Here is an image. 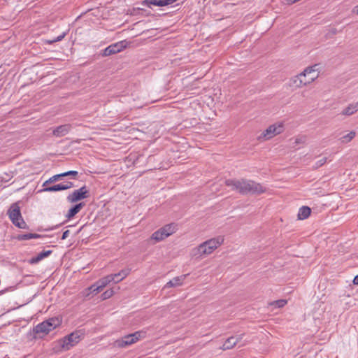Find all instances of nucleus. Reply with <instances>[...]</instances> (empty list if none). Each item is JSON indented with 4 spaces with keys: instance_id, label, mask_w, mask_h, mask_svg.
<instances>
[{
    "instance_id": "obj_40",
    "label": "nucleus",
    "mask_w": 358,
    "mask_h": 358,
    "mask_svg": "<svg viewBox=\"0 0 358 358\" xmlns=\"http://www.w3.org/2000/svg\"><path fill=\"white\" fill-rule=\"evenodd\" d=\"M352 12L355 14L358 15V5L353 8Z\"/></svg>"
},
{
    "instance_id": "obj_6",
    "label": "nucleus",
    "mask_w": 358,
    "mask_h": 358,
    "mask_svg": "<svg viewBox=\"0 0 358 358\" xmlns=\"http://www.w3.org/2000/svg\"><path fill=\"white\" fill-rule=\"evenodd\" d=\"M113 280L114 277L113 276V274L108 275L99 279L85 290L87 293L85 294V296L87 297L90 294H96L105 287H106L110 282H113Z\"/></svg>"
},
{
    "instance_id": "obj_10",
    "label": "nucleus",
    "mask_w": 358,
    "mask_h": 358,
    "mask_svg": "<svg viewBox=\"0 0 358 358\" xmlns=\"http://www.w3.org/2000/svg\"><path fill=\"white\" fill-rule=\"evenodd\" d=\"M90 194L89 189L84 185L69 194L67 200L70 203H77L78 201L90 197Z\"/></svg>"
},
{
    "instance_id": "obj_36",
    "label": "nucleus",
    "mask_w": 358,
    "mask_h": 358,
    "mask_svg": "<svg viewBox=\"0 0 358 358\" xmlns=\"http://www.w3.org/2000/svg\"><path fill=\"white\" fill-rule=\"evenodd\" d=\"M69 234H70V231L69 230L64 231L63 232V234H62L61 239L62 240L66 239L69 236Z\"/></svg>"
},
{
    "instance_id": "obj_29",
    "label": "nucleus",
    "mask_w": 358,
    "mask_h": 358,
    "mask_svg": "<svg viewBox=\"0 0 358 358\" xmlns=\"http://www.w3.org/2000/svg\"><path fill=\"white\" fill-rule=\"evenodd\" d=\"M15 227L20 229H29V226L24 222V219L22 217L20 220H17L13 223Z\"/></svg>"
},
{
    "instance_id": "obj_21",
    "label": "nucleus",
    "mask_w": 358,
    "mask_h": 358,
    "mask_svg": "<svg viewBox=\"0 0 358 358\" xmlns=\"http://www.w3.org/2000/svg\"><path fill=\"white\" fill-rule=\"evenodd\" d=\"M311 213V208L308 206H303L301 207L299 210L298 213V219L299 220H305L307 219Z\"/></svg>"
},
{
    "instance_id": "obj_33",
    "label": "nucleus",
    "mask_w": 358,
    "mask_h": 358,
    "mask_svg": "<svg viewBox=\"0 0 358 358\" xmlns=\"http://www.w3.org/2000/svg\"><path fill=\"white\" fill-rule=\"evenodd\" d=\"M63 185L64 186V190L70 189L74 186L73 183L72 182H66L64 184L63 183Z\"/></svg>"
},
{
    "instance_id": "obj_23",
    "label": "nucleus",
    "mask_w": 358,
    "mask_h": 358,
    "mask_svg": "<svg viewBox=\"0 0 358 358\" xmlns=\"http://www.w3.org/2000/svg\"><path fill=\"white\" fill-rule=\"evenodd\" d=\"M358 110V103L349 104L342 112L343 115H351Z\"/></svg>"
},
{
    "instance_id": "obj_7",
    "label": "nucleus",
    "mask_w": 358,
    "mask_h": 358,
    "mask_svg": "<svg viewBox=\"0 0 358 358\" xmlns=\"http://www.w3.org/2000/svg\"><path fill=\"white\" fill-rule=\"evenodd\" d=\"M130 44V42L127 41V40H122L119 42L113 43L108 47H106L105 49L101 50V52L100 55L102 57H108L110 56L117 53H119L126 49L129 45Z\"/></svg>"
},
{
    "instance_id": "obj_43",
    "label": "nucleus",
    "mask_w": 358,
    "mask_h": 358,
    "mask_svg": "<svg viewBox=\"0 0 358 358\" xmlns=\"http://www.w3.org/2000/svg\"><path fill=\"white\" fill-rule=\"evenodd\" d=\"M120 277H115L114 278V280H113V282H114L115 283H117L119 282L120 281H117V279L120 278Z\"/></svg>"
},
{
    "instance_id": "obj_27",
    "label": "nucleus",
    "mask_w": 358,
    "mask_h": 358,
    "mask_svg": "<svg viewBox=\"0 0 358 358\" xmlns=\"http://www.w3.org/2000/svg\"><path fill=\"white\" fill-rule=\"evenodd\" d=\"M66 35V32H63L62 34H60L59 36H58L56 38H52V39H45L44 40V43L45 44H49V45H52L56 42H58V41H61Z\"/></svg>"
},
{
    "instance_id": "obj_39",
    "label": "nucleus",
    "mask_w": 358,
    "mask_h": 358,
    "mask_svg": "<svg viewBox=\"0 0 358 358\" xmlns=\"http://www.w3.org/2000/svg\"><path fill=\"white\" fill-rule=\"evenodd\" d=\"M11 289H12V287H10L6 288L4 289L0 290V296L5 294L6 292H8V290H10Z\"/></svg>"
},
{
    "instance_id": "obj_13",
    "label": "nucleus",
    "mask_w": 358,
    "mask_h": 358,
    "mask_svg": "<svg viewBox=\"0 0 358 358\" xmlns=\"http://www.w3.org/2000/svg\"><path fill=\"white\" fill-rule=\"evenodd\" d=\"M71 125L69 124H65L57 127L52 131V135L56 137H62L66 135L71 130Z\"/></svg>"
},
{
    "instance_id": "obj_12",
    "label": "nucleus",
    "mask_w": 358,
    "mask_h": 358,
    "mask_svg": "<svg viewBox=\"0 0 358 358\" xmlns=\"http://www.w3.org/2000/svg\"><path fill=\"white\" fill-rule=\"evenodd\" d=\"M7 213L12 223L20 220V219L22 217L18 203H13Z\"/></svg>"
},
{
    "instance_id": "obj_34",
    "label": "nucleus",
    "mask_w": 358,
    "mask_h": 358,
    "mask_svg": "<svg viewBox=\"0 0 358 358\" xmlns=\"http://www.w3.org/2000/svg\"><path fill=\"white\" fill-rule=\"evenodd\" d=\"M244 335H245L244 334H238V335L234 336V338L235 340L237 339V343H238L243 339Z\"/></svg>"
},
{
    "instance_id": "obj_32",
    "label": "nucleus",
    "mask_w": 358,
    "mask_h": 358,
    "mask_svg": "<svg viewBox=\"0 0 358 358\" xmlns=\"http://www.w3.org/2000/svg\"><path fill=\"white\" fill-rule=\"evenodd\" d=\"M274 303L278 308H282L287 303V301L284 299L277 300L274 301Z\"/></svg>"
},
{
    "instance_id": "obj_19",
    "label": "nucleus",
    "mask_w": 358,
    "mask_h": 358,
    "mask_svg": "<svg viewBox=\"0 0 358 358\" xmlns=\"http://www.w3.org/2000/svg\"><path fill=\"white\" fill-rule=\"evenodd\" d=\"M45 235H41V234H35V233H27V234H18L17 236H16V239L17 241H24V240H29V239H31V238H43V237H45Z\"/></svg>"
},
{
    "instance_id": "obj_38",
    "label": "nucleus",
    "mask_w": 358,
    "mask_h": 358,
    "mask_svg": "<svg viewBox=\"0 0 358 358\" xmlns=\"http://www.w3.org/2000/svg\"><path fill=\"white\" fill-rule=\"evenodd\" d=\"M11 289H12V287H10L6 288L4 289L0 290V296L5 294L6 292H8V290H10Z\"/></svg>"
},
{
    "instance_id": "obj_44",
    "label": "nucleus",
    "mask_w": 358,
    "mask_h": 358,
    "mask_svg": "<svg viewBox=\"0 0 358 358\" xmlns=\"http://www.w3.org/2000/svg\"><path fill=\"white\" fill-rule=\"evenodd\" d=\"M3 358H9V357H7V356H6V357H3Z\"/></svg>"
},
{
    "instance_id": "obj_8",
    "label": "nucleus",
    "mask_w": 358,
    "mask_h": 358,
    "mask_svg": "<svg viewBox=\"0 0 358 358\" xmlns=\"http://www.w3.org/2000/svg\"><path fill=\"white\" fill-rule=\"evenodd\" d=\"M50 333L48 329L46 328L43 322H41L38 324L36 326L34 327L32 330H31L27 334V338L30 341L36 340V339H42L46 335Z\"/></svg>"
},
{
    "instance_id": "obj_26",
    "label": "nucleus",
    "mask_w": 358,
    "mask_h": 358,
    "mask_svg": "<svg viewBox=\"0 0 358 358\" xmlns=\"http://www.w3.org/2000/svg\"><path fill=\"white\" fill-rule=\"evenodd\" d=\"M131 271V268H127L124 269H122L120 272L113 274V276L115 277H120V278L117 279V281H121L124 278H125Z\"/></svg>"
},
{
    "instance_id": "obj_31",
    "label": "nucleus",
    "mask_w": 358,
    "mask_h": 358,
    "mask_svg": "<svg viewBox=\"0 0 358 358\" xmlns=\"http://www.w3.org/2000/svg\"><path fill=\"white\" fill-rule=\"evenodd\" d=\"M327 158L325 157L319 159L318 161L316 162L315 168L318 169V168L322 166L327 162Z\"/></svg>"
},
{
    "instance_id": "obj_11",
    "label": "nucleus",
    "mask_w": 358,
    "mask_h": 358,
    "mask_svg": "<svg viewBox=\"0 0 358 358\" xmlns=\"http://www.w3.org/2000/svg\"><path fill=\"white\" fill-rule=\"evenodd\" d=\"M178 0H143L141 2V4L152 8V6H166L176 2Z\"/></svg>"
},
{
    "instance_id": "obj_3",
    "label": "nucleus",
    "mask_w": 358,
    "mask_h": 358,
    "mask_svg": "<svg viewBox=\"0 0 358 358\" xmlns=\"http://www.w3.org/2000/svg\"><path fill=\"white\" fill-rule=\"evenodd\" d=\"M317 65L315 64L311 66H308L303 72L292 78L289 81V86L295 88L301 87L313 82L317 78V75H313L308 78H306V76L307 74L314 73L315 67Z\"/></svg>"
},
{
    "instance_id": "obj_14",
    "label": "nucleus",
    "mask_w": 358,
    "mask_h": 358,
    "mask_svg": "<svg viewBox=\"0 0 358 358\" xmlns=\"http://www.w3.org/2000/svg\"><path fill=\"white\" fill-rule=\"evenodd\" d=\"M43 324L48 329L50 332L62 324V320L58 317H50L48 320H44Z\"/></svg>"
},
{
    "instance_id": "obj_24",
    "label": "nucleus",
    "mask_w": 358,
    "mask_h": 358,
    "mask_svg": "<svg viewBox=\"0 0 358 358\" xmlns=\"http://www.w3.org/2000/svg\"><path fill=\"white\" fill-rule=\"evenodd\" d=\"M64 186L63 185V183H59L51 186L46 187L43 188L42 191L44 192H59V191H63Z\"/></svg>"
},
{
    "instance_id": "obj_4",
    "label": "nucleus",
    "mask_w": 358,
    "mask_h": 358,
    "mask_svg": "<svg viewBox=\"0 0 358 358\" xmlns=\"http://www.w3.org/2000/svg\"><path fill=\"white\" fill-rule=\"evenodd\" d=\"M146 331H137L134 333L129 334L122 336V338L117 339L114 342V346L116 348H123L134 343H136L139 340L145 338Z\"/></svg>"
},
{
    "instance_id": "obj_18",
    "label": "nucleus",
    "mask_w": 358,
    "mask_h": 358,
    "mask_svg": "<svg viewBox=\"0 0 358 358\" xmlns=\"http://www.w3.org/2000/svg\"><path fill=\"white\" fill-rule=\"evenodd\" d=\"M186 275H182L180 276H177L173 278L172 280H169L164 287V289L176 287L178 286H180L182 284L183 280L185 279Z\"/></svg>"
},
{
    "instance_id": "obj_35",
    "label": "nucleus",
    "mask_w": 358,
    "mask_h": 358,
    "mask_svg": "<svg viewBox=\"0 0 358 358\" xmlns=\"http://www.w3.org/2000/svg\"><path fill=\"white\" fill-rule=\"evenodd\" d=\"M66 222H67V220L64 221V222H62L60 224H56L55 226H53V227L46 229V231H50V230H53V229H57L58 227H59L60 226H62V224H64Z\"/></svg>"
},
{
    "instance_id": "obj_30",
    "label": "nucleus",
    "mask_w": 358,
    "mask_h": 358,
    "mask_svg": "<svg viewBox=\"0 0 358 358\" xmlns=\"http://www.w3.org/2000/svg\"><path fill=\"white\" fill-rule=\"evenodd\" d=\"M115 292L113 289H109L106 290L104 292H103L101 295V300H106L109 298H110L113 294Z\"/></svg>"
},
{
    "instance_id": "obj_1",
    "label": "nucleus",
    "mask_w": 358,
    "mask_h": 358,
    "mask_svg": "<svg viewBox=\"0 0 358 358\" xmlns=\"http://www.w3.org/2000/svg\"><path fill=\"white\" fill-rule=\"evenodd\" d=\"M224 183L226 186L231 187L232 190L242 195H259L266 192V187L262 184L245 178L227 179Z\"/></svg>"
},
{
    "instance_id": "obj_22",
    "label": "nucleus",
    "mask_w": 358,
    "mask_h": 358,
    "mask_svg": "<svg viewBox=\"0 0 358 358\" xmlns=\"http://www.w3.org/2000/svg\"><path fill=\"white\" fill-rule=\"evenodd\" d=\"M166 238H167V234H165L164 230L162 227L155 231L151 236V238L155 240V242H159Z\"/></svg>"
},
{
    "instance_id": "obj_20",
    "label": "nucleus",
    "mask_w": 358,
    "mask_h": 358,
    "mask_svg": "<svg viewBox=\"0 0 358 358\" xmlns=\"http://www.w3.org/2000/svg\"><path fill=\"white\" fill-rule=\"evenodd\" d=\"M237 344V339L235 340L234 338V336L229 337L223 345L220 347V349L222 350H231L234 348Z\"/></svg>"
},
{
    "instance_id": "obj_41",
    "label": "nucleus",
    "mask_w": 358,
    "mask_h": 358,
    "mask_svg": "<svg viewBox=\"0 0 358 358\" xmlns=\"http://www.w3.org/2000/svg\"><path fill=\"white\" fill-rule=\"evenodd\" d=\"M354 285H358V274L354 278L353 280Z\"/></svg>"
},
{
    "instance_id": "obj_5",
    "label": "nucleus",
    "mask_w": 358,
    "mask_h": 358,
    "mask_svg": "<svg viewBox=\"0 0 358 358\" xmlns=\"http://www.w3.org/2000/svg\"><path fill=\"white\" fill-rule=\"evenodd\" d=\"M83 334L80 331H75L58 341L61 348L64 350H69L80 342Z\"/></svg>"
},
{
    "instance_id": "obj_9",
    "label": "nucleus",
    "mask_w": 358,
    "mask_h": 358,
    "mask_svg": "<svg viewBox=\"0 0 358 358\" xmlns=\"http://www.w3.org/2000/svg\"><path fill=\"white\" fill-rule=\"evenodd\" d=\"M282 123H279L278 125L272 124L270 125L266 129H265L261 135L258 137L259 141H266L271 138L273 136L280 134L283 131Z\"/></svg>"
},
{
    "instance_id": "obj_28",
    "label": "nucleus",
    "mask_w": 358,
    "mask_h": 358,
    "mask_svg": "<svg viewBox=\"0 0 358 358\" xmlns=\"http://www.w3.org/2000/svg\"><path fill=\"white\" fill-rule=\"evenodd\" d=\"M356 135V133L355 131H350L348 134L342 136L341 138V141L343 143H347L352 141Z\"/></svg>"
},
{
    "instance_id": "obj_15",
    "label": "nucleus",
    "mask_w": 358,
    "mask_h": 358,
    "mask_svg": "<svg viewBox=\"0 0 358 358\" xmlns=\"http://www.w3.org/2000/svg\"><path fill=\"white\" fill-rule=\"evenodd\" d=\"M52 253V250H43L36 256L31 257L28 260L29 264H36L43 259L48 257Z\"/></svg>"
},
{
    "instance_id": "obj_37",
    "label": "nucleus",
    "mask_w": 358,
    "mask_h": 358,
    "mask_svg": "<svg viewBox=\"0 0 358 358\" xmlns=\"http://www.w3.org/2000/svg\"><path fill=\"white\" fill-rule=\"evenodd\" d=\"M52 177H51V178H50L48 180L45 181V182H43V187L45 188V187H48V184L52 183L53 182H50V180H52Z\"/></svg>"
},
{
    "instance_id": "obj_25",
    "label": "nucleus",
    "mask_w": 358,
    "mask_h": 358,
    "mask_svg": "<svg viewBox=\"0 0 358 358\" xmlns=\"http://www.w3.org/2000/svg\"><path fill=\"white\" fill-rule=\"evenodd\" d=\"M162 228L164 230L165 234H167V237H169L176 231L177 226L174 223H171L164 225Z\"/></svg>"
},
{
    "instance_id": "obj_42",
    "label": "nucleus",
    "mask_w": 358,
    "mask_h": 358,
    "mask_svg": "<svg viewBox=\"0 0 358 358\" xmlns=\"http://www.w3.org/2000/svg\"><path fill=\"white\" fill-rule=\"evenodd\" d=\"M315 71H316V70H315ZM313 75H317V76H318V73H316L315 72H314V73H310V74H307V76H306V78H310V76H313Z\"/></svg>"
},
{
    "instance_id": "obj_2",
    "label": "nucleus",
    "mask_w": 358,
    "mask_h": 358,
    "mask_svg": "<svg viewBox=\"0 0 358 358\" xmlns=\"http://www.w3.org/2000/svg\"><path fill=\"white\" fill-rule=\"evenodd\" d=\"M224 243V237L218 236L201 243L197 248L193 249L194 255H207L211 254L215 249Z\"/></svg>"
},
{
    "instance_id": "obj_17",
    "label": "nucleus",
    "mask_w": 358,
    "mask_h": 358,
    "mask_svg": "<svg viewBox=\"0 0 358 358\" xmlns=\"http://www.w3.org/2000/svg\"><path fill=\"white\" fill-rule=\"evenodd\" d=\"M85 206V203L84 202H80L78 203H76L73 206H71L67 214L66 215V217H67V220H70L73 218L77 213L80 212V210Z\"/></svg>"
},
{
    "instance_id": "obj_16",
    "label": "nucleus",
    "mask_w": 358,
    "mask_h": 358,
    "mask_svg": "<svg viewBox=\"0 0 358 358\" xmlns=\"http://www.w3.org/2000/svg\"><path fill=\"white\" fill-rule=\"evenodd\" d=\"M78 176V172L76 171H69L59 174H56L52 176V180L50 182H56L62 180L64 177L70 176L71 178L76 179Z\"/></svg>"
}]
</instances>
